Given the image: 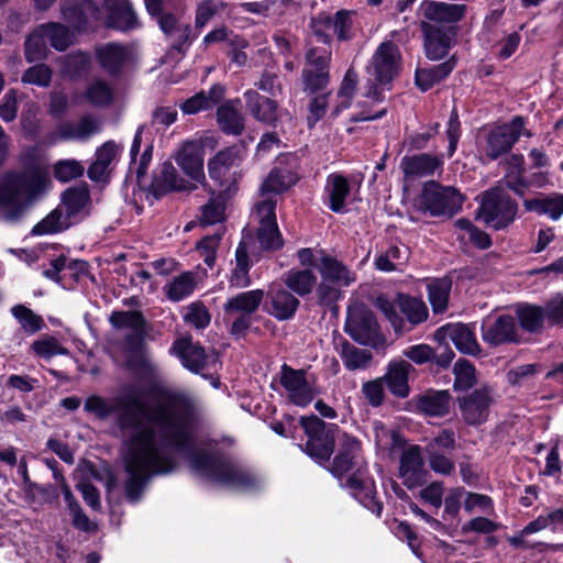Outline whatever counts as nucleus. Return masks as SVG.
<instances>
[{
	"mask_svg": "<svg viewBox=\"0 0 563 563\" xmlns=\"http://www.w3.org/2000/svg\"><path fill=\"white\" fill-rule=\"evenodd\" d=\"M319 265L317 271L320 278L338 286L349 288L357 280V274L335 256L328 254L324 250L318 251Z\"/></svg>",
	"mask_w": 563,
	"mask_h": 563,
	"instance_id": "27",
	"label": "nucleus"
},
{
	"mask_svg": "<svg viewBox=\"0 0 563 563\" xmlns=\"http://www.w3.org/2000/svg\"><path fill=\"white\" fill-rule=\"evenodd\" d=\"M482 339L489 346L520 343L516 320L510 314H500L493 322H483Z\"/></svg>",
	"mask_w": 563,
	"mask_h": 563,
	"instance_id": "24",
	"label": "nucleus"
},
{
	"mask_svg": "<svg viewBox=\"0 0 563 563\" xmlns=\"http://www.w3.org/2000/svg\"><path fill=\"white\" fill-rule=\"evenodd\" d=\"M527 121L523 115H515L509 122L496 126L488 133L485 154L489 161H496L509 153L520 136H532L526 129Z\"/></svg>",
	"mask_w": 563,
	"mask_h": 563,
	"instance_id": "10",
	"label": "nucleus"
},
{
	"mask_svg": "<svg viewBox=\"0 0 563 563\" xmlns=\"http://www.w3.org/2000/svg\"><path fill=\"white\" fill-rule=\"evenodd\" d=\"M443 166V161L435 154L420 153L405 155L400 159L399 168L405 184L418 178L431 177Z\"/></svg>",
	"mask_w": 563,
	"mask_h": 563,
	"instance_id": "23",
	"label": "nucleus"
},
{
	"mask_svg": "<svg viewBox=\"0 0 563 563\" xmlns=\"http://www.w3.org/2000/svg\"><path fill=\"white\" fill-rule=\"evenodd\" d=\"M400 54L391 42H383L373 56L374 75L380 86H386L399 74Z\"/></svg>",
	"mask_w": 563,
	"mask_h": 563,
	"instance_id": "25",
	"label": "nucleus"
},
{
	"mask_svg": "<svg viewBox=\"0 0 563 563\" xmlns=\"http://www.w3.org/2000/svg\"><path fill=\"white\" fill-rule=\"evenodd\" d=\"M351 185L347 177L341 173H331L325 179L323 198L327 207L334 213L346 211L345 202L351 195Z\"/></svg>",
	"mask_w": 563,
	"mask_h": 563,
	"instance_id": "32",
	"label": "nucleus"
},
{
	"mask_svg": "<svg viewBox=\"0 0 563 563\" xmlns=\"http://www.w3.org/2000/svg\"><path fill=\"white\" fill-rule=\"evenodd\" d=\"M282 279L296 297L306 298L314 290L318 277L312 269L294 267L284 273Z\"/></svg>",
	"mask_w": 563,
	"mask_h": 563,
	"instance_id": "40",
	"label": "nucleus"
},
{
	"mask_svg": "<svg viewBox=\"0 0 563 563\" xmlns=\"http://www.w3.org/2000/svg\"><path fill=\"white\" fill-rule=\"evenodd\" d=\"M303 90L310 95H316L325 90L330 84V73L316 71L312 69H302Z\"/></svg>",
	"mask_w": 563,
	"mask_h": 563,
	"instance_id": "62",
	"label": "nucleus"
},
{
	"mask_svg": "<svg viewBox=\"0 0 563 563\" xmlns=\"http://www.w3.org/2000/svg\"><path fill=\"white\" fill-rule=\"evenodd\" d=\"M124 345L129 353L126 368L144 380H152L155 377V367L145 354L144 332L137 331L124 338Z\"/></svg>",
	"mask_w": 563,
	"mask_h": 563,
	"instance_id": "19",
	"label": "nucleus"
},
{
	"mask_svg": "<svg viewBox=\"0 0 563 563\" xmlns=\"http://www.w3.org/2000/svg\"><path fill=\"white\" fill-rule=\"evenodd\" d=\"M144 394L164 400L153 407L145 406L139 397V388L134 384L123 386L119 399L123 405L115 412V424L121 431L143 430V420L159 431V446L169 448L189 457L191 467L222 486L241 490L258 492L263 481L250 467L233 462L219 452L196 449V438L191 432L195 420V404L184 393L173 391L158 382L150 383ZM146 427L145 429H147Z\"/></svg>",
	"mask_w": 563,
	"mask_h": 563,
	"instance_id": "1",
	"label": "nucleus"
},
{
	"mask_svg": "<svg viewBox=\"0 0 563 563\" xmlns=\"http://www.w3.org/2000/svg\"><path fill=\"white\" fill-rule=\"evenodd\" d=\"M452 289L450 277L434 278L428 286V299L432 311L435 314L443 313L448 309L449 298Z\"/></svg>",
	"mask_w": 563,
	"mask_h": 563,
	"instance_id": "46",
	"label": "nucleus"
},
{
	"mask_svg": "<svg viewBox=\"0 0 563 563\" xmlns=\"http://www.w3.org/2000/svg\"><path fill=\"white\" fill-rule=\"evenodd\" d=\"M280 385L288 391L289 400L298 407H307L313 400V391L306 369H295L284 363L280 367Z\"/></svg>",
	"mask_w": 563,
	"mask_h": 563,
	"instance_id": "20",
	"label": "nucleus"
},
{
	"mask_svg": "<svg viewBox=\"0 0 563 563\" xmlns=\"http://www.w3.org/2000/svg\"><path fill=\"white\" fill-rule=\"evenodd\" d=\"M49 185L48 170L36 162L26 163L21 172L7 173L0 179V209L8 221L20 219L25 207Z\"/></svg>",
	"mask_w": 563,
	"mask_h": 563,
	"instance_id": "4",
	"label": "nucleus"
},
{
	"mask_svg": "<svg viewBox=\"0 0 563 563\" xmlns=\"http://www.w3.org/2000/svg\"><path fill=\"white\" fill-rule=\"evenodd\" d=\"M176 162L181 170L192 180L205 185L203 150L197 144L185 145L178 153Z\"/></svg>",
	"mask_w": 563,
	"mask_h": 563,
	"instance_id": "38",
	"label": "nucleus"
},
{
	"mask_svg": "<svg viewBox=\"0 0 563 563\" xmlns=\"http://www.w3.org/2000/svg\"><path fill=\"white\" fill-rule=\"evenodd\" d=\"M62 14L67 25L77 33L93 30L95 24L102 20L100 0H65Z\"/></svg>",
	"mask_w": 563,
	"mask_h": 563,
	"instance_id": "15",
	"label": "nucleus"
},
{
	"mask_svg": "<svg viewBox=\"0 0 563 563\" xmlns=\"http://www.w3.org/2000/svg\"><path fill=\"white\" fill-rule=\"evenodd\" d=\"M457 60L456 54H452L440 64L423 68L418 67L415 70V85L422 92L429 91L451 75L457 65Z\"/></svg>",
	"mask_w": 563,
	"mask_h": 563,
	"instance_id": "33",
	"label": "nucleus"
},
{
	"mask_svg": "<svg viewBox=\"0 0 563 563\" xmlns=\"http://www.w3.org/2000/svg\"><path fill=\"white\" fill-rule=\"evenodd\" d=\"M356 11L340 9L332 16L325 11L318 12L310 19V27L319 43L330 45L332 36L328 31L333 29V33L339 42H349L354 37V16Z\"/></svg>",
	"mask_w": 563,
	"mask_h": 563,
	"instance_id": "8",
	"label": "nucleus"
},
{
	"mask_svg": "<svg viewBox=\"0 0 563 563\" xmlns=\"http://www.w3.org/2000/svg\"><path fill=\"white\" fill-rule=\"evenodd\" d=\"M11 313L20 323L21 328L27 333H36L46 325L42 316L36 314L31 308L24 305L19 303L13 306Z\"/></svg>",
	"mask_w": 563,
	"mask_h": 563,
	"instance_id": "55",
	"label": "nucleus"
},
{
	"mask_svg": "<svg viewBox=\"0 0 563 563\" xmlns=\"http://www.w3.org/2000/svg\"><path fill=\"white\" fill-rule=\"evenodd\" d=\"M328 471L339 479L340 486L364 508L377 517L382 516L384 504L377 497L376 483L364 457L362 442L354 435L343 433L336 452L327 463Z\"/></svg>",
	"mask_w": 563,
	"mask_h": 563,
	"instance_id": "2",
	"label": "nucleus"
},
{
	"mask_svg": "<svg viewBox=\"0 0 563 563\" xmlns=\"http://www.w3.org/2000/svg\"><path fill=\"white\" fill-rule=\"evenodd\" d=\"M84 172V166L76 159H59L53 166L54 178L63 184L81 177Z\"/></svg>",
	"mask_w": 563,
	"mask_h": 563,
	"instance_id": "58",
	"label": "nucleus"
},
{
	"mask_svg": "<svg viewBox=\"0 0 563 563\" xmlns=\"http://www.w3.org/2000/svg\"><path fill=\"white\" fill-rule=\"evenodd\" d=\"M455 402L463 422L470 427H479L489 419L490 407L494 404L493 388L489 385H483L472 391L457 395Z\"/></svg>",
	"mask_w": 563,
	"mask_h": 563,
	"instance_id": "11",
	"label": "nucleus"
},
{
	"mask_svg": "<svg viewBox=\"0 0 563 563\" xmlns=\"http://www.w3.org/2000/svg\"><path fill=\"white\" fill-rule=\"evenodd\" d=\"M340 356L349 371L365 367L373 357L369 351L361 350L345 339L341 343Z\"/></svg>",
	"mask_w": 563,
	"mask_h": 563,
	"instance_id": "53",
	"label": "nucleus"
},
{
	"mask_svg": "<svg viewBox=\"0 0 563 563\" xmlns=\"http://www.w3.org/2000/svg\"><path fill=\"white\" fill-rule=\"evenodd\" d=\"M253 266L250 260L247 246L241 241L235 250V267L231 271L229 284L235 288H246L251 286L252 278L250 271Z\"/></svg>",
	"mask_w": 563,
	"mask_h": 563,
	"instance_id": "42",
	"label": "nucleus"
},
{
	"mask_svg": "<svg viewBox=\"0 0 563 563\" xmlns=\"http://www.w3.org/2000/svg\"><path fill=\"white\" fill-rule=\"evenodd\" d=\"M49 265L51 267L44 269L42 275L65 289H74L90 275V266L87 261L69 260L64 254L51 260Z\"/></svg>",
	"mask_w": 563,
	"mask_h": 563,
	"instance_id": "16",
	"label": "nucleus"
},
{
	"mask_svg": "<svg viewBox=\"0 0 563 563\" xmlns=\"http://www.w3.org/2000/svg\"><path fill=\"white\" fill-rule=\"evenodd\" d=\"M265 290L253 289L239 292L229 298L223 305L227 314L239 313L232 321L229 333L236 340L244 339L252 325V314L255 313L264 302Z\"/></svg>",
	"mask_w": 563,
	"mask_h": 563,
	"instance_id": "7",
	"label": "nucleus"
},
{
	"mask_svg": "<svg viewBox=\"0 0 563 563\" xmlns=\"http://www.w3.org/2000/svg\"><path fill=\"white\" fill-rule=\"evenodd\" d=\"M420 31L427 59L438 62L446 58L450 51L457 44L460 27L421 21Z\"/></svg>",
	"mask_w": 563,
	"mask_h": 563,
	"instance_id": "12",
	"label": "nucleus"
},
{
	"mask_svg": "<svg viewBox=\"0 0 563 563\" xmlns=\"http://www.w3.org/2000/svg\"><path fill=\"white\" fill-rule=\"evenodd\" d=\"M170 351L180 360L183 366L194 374H200L207 366L208 355L205 347L194 343L191 336L176 339Z\"/></svg>",
	"mask_w": 563,
	"mask_h": 563,
	"instance_id": "29",
	"label": "nucleus"
},
{
	"mask_svg": "<svg viewBox=\"0 0 563 563\" xmlns=\"http://www.w3.org/2000/svg\"><path fill=\"white\" fill-rule=\"evenodd\" d=\"M245 107L250 114L257 121L275 128L278 122V103L272 98L260 95L255 90L244 93Z\"/></svg>",
	"mask_w": 563,
	"mask_h": 563,
	"instance_id": "34",
	"label": "nucleus"
},
{
	"mask_svg": "<svg viewBox=\"0 0 563 563\" xmlns=\"http://www.w3.org/2000/svg\"><path fill=\"white\" fill-rule=\"evenodd\" d=\"M256 236L263 251L276 252L284 246V239L277 222L260 223Z\"/></svg>",
	"mask_w": 563,
	"mask_h": 563,
	"instance_id": "54",
	"label": "nucleus"
},
{
	"mask_svg": "<svg viewBox=\"0 0 563 563\" xmlns=\"http://www.w3.org/2000/svg\"><path fill=\"white\" fill-rule=\"evenodd\" d=\"M53 71L45 63L35 64L29 67L21 77L23 84L36 85L38 87H48L52 82Z\"/></svg>",
	"mask_w": 563,
	"mask_h": 563,
	"instance_id": "60",
	"label": "nucleus"
},
{
	"mask_svg": "<svg viewBox=\"0 0 563 563\" xmlns=\"http://www.w3.org/2000/svg\"><path fill=\"white\" fill-rule=\"evenodd\" d=\"M196 279L192 272H184L174 277L164 286V292L168 300L178 302L189 297L196 288Z\"/></svg>",
	"mask_w": 563,
	"mask_h": 563,
	"instance_id": "48",
	"label": "nucleus"
},
{
	"mask_svg": "<svg viewBox=\"0 0 563 563\" xmlns=\"http://www.w3.org/2000/svg\"><path fill=\"white\" fill-rule=\"evenodd\" d=\"M512 161H519V170H510L505 176V186L516 196L523 198L526 191L531 188L528 178L525 176V159L521 154H512Z\"/></svg>",
	"mask_w": 563,
	"mask_h": 563,
	"instance_id": "57",
	"label": "nucleus"
},
{
	"mask_svg": "<svg viewBox=\"0 0 563 563\" xmlns=\"http://www.w3.org/2000/svg\"><path fill=\"white\" fill-rule=\"evenodd\" d=\"M398 305L401 313L412 325L422 323L429 316L426 303L410 295L399 294Z\"/></svg>",
	"mask_w": 563,
	"mask_h": 563,
	"instance_id": "52",
	"label": "nucleus"
},
{
	"mask_svg": "<svg viewBox=\"0 0 563 563\" xmlns=\"http://www.w3.org/2000/svg\"><path fill=\"white\" fill-rule=\"evenodd\" d=\"M344 287L320 278L314 288L317 305L333 313L339 311V301L344 298Z\"/></svg>",
	"mask_w": 563,
	"mask_h": 563,
	"instance_id": "45",
	"label": "nucleus"
},
{
	"mask_svg": "<svg viewBox=\"0 0 563 563\" xmlns=\"http://www.w3.org/2000/svg\"><path fill=\"white\" fill-rule=\"evenodd\" d=\"M225 96V87L222 84H213L208 91L200 90L186 99L180 104V110L185 114H196L201 111L212 110L220 104Z\"/></svg>",
	"mask_w": 563,
	"mask_h": 563,
	"instance_id": "36",
	"label": "nucleus"
},
{
	"mask_svg": "<svg viewBox=\"0 0 563 563\" xmlns=\"http://www.w3.org/2000/svg\"><path fill=\"white\" fill-rule=\"evenodd\" d=\"M452 399L448 389L428 388L411 398L410 410L426 418H444L451 411Z\"/></svg>",
	"mask_w": 563,
	"mask_h": 563,
	"instance_id": "18",
	"label": "nucleus"
},
{
	"mask_svg": "<svg viewBox=\"0 0 563 563\" xmlns=\"http://www.w3.org/2000/svg\"><path fill=\"white\" fill-rule=\"evenodd\" d=\"M307 441L300 445L301 450L321 466H327L335 449V437L340 428L335 423H327L318 416H302L300 418Z\"/></svg>",
	"mask_w": 563,
	"mask_h": 563,
	"instance_id": "5",
	"label": "nucleus"
},
{
	"mask_svg": "<svg viewBox=\"0 0 563 563\" xmlns=\"http://www.w3.org/2000/svg\"><path fill=\"white\" fill-rule=\"evenodd\" d=\"M522 205L527 212L548 216L553 221H558L563 216V194L561 192L540 194L538 197L523 199Z\"/></svg>",
	"mask_w": 563,
	"mask_h": 563,
	"instance_id": "39",
	"label": "nucleus"
},
{
	"mask_svg": "<svg viewBox=\"0 0 563 563\" xmlns=\"http://www.w3.org/2000/svg\"><path fill=\"white\" fill-rule=\"evenodd\" d=\"M518 203L507 194L497 189L483 196L478 214L495 231L507 229L517 218Z\"/></svg>",
	"mask_w": 563,
	"mask_h": 563,
	"instance_id": "9",
	"label": "nucleus"
},
{
	"mask_svg": "<svg viewBox=\"0 0 563 563\" xmlns=\"http://www.w3.org/2000/svg\"><path fill=\"white\" fill-rule=\"evenodd\" d=\"M399 475L404 478V485L408 489L421 487L427 483L429 473L424 468V461L419 445H411L401 453Z\"/></svg>",
	"mask_w": 563,
	"mask_h": 563,
	"instance_id": "22",
	"label": "nucleus"
},
{
	"mask_svg": "<svg viewBox=\"0 0 563 563\" xmlns=\"http://www.w3.org/2000/svg\"><path fill=\"white\" fill-rule=\"evenodd\" d=\"M73 221L63 213L60 207L53 209L31 230V235L56 234L68 230Z\"/></svg>",
	"mask_w": 563,
	"mask_h": 563,
	"instance_id": "47",
	"label": "nucleus"
},
{
	"mask_svg": "<svg viewBox=\"0 0 563 563\" xmlns=\"http://www.w3.org/2000/svg\"><path fill=\"white\" fill-rule=\"evenodd\" d=\"M91 70V55L88 52L76 51L68 54L62 66L63 74L69 79L86 77Z\"/></svg>",
	"mask_w": 563,
	"mask_h": 563,
	"instance_id": "49",
	"label": "nucleus"
},
{
	"mask_svg": "<svg viewBox=\"0 0 563 563\" xmlns=\"http://www.w3.org/2000/svg\"><path fill=\"white\" fill-rule=\"evenodd\" d=\"M85 97L95 107H107L113 100V92L106 81L97 80L88 86Z\"/></svg>",
	"mask_w": 563,
	"mask_h": 563,
	"instance_id": "59",
	"label": "nucleus"
},
{
	"mask_svg": "<svg viewBox=\"0 0 563 563\" xmlns=\"http://www.w3.org/2000/svg\"><path fill=\"white\" fill-rule=\"evenodd\" d=\"M93 53L100 68L114 78L121 76L130 56L128 47L119 42L98 44Z\"/></svg>",
	"mask_w": 563,
	"mask_h": 563,
	"instance_id": "26",
	"label": "nucleus"
},
{
	"mask_svg": "<svg viewBox=\"0 0 563 563\" xmlns=\"http://www.w3.org/2000/svg\"><path fill=\"white\" fill-rule=\"evenodd\" d=\"M515 320L519 327L529 334H540L543 332L547 323V314L543 306L520 302L515 309Z\"/></svg>",
	"mask_w": 563,
	"mask_h": 563,
	"instance_id": "37",
	"label": "nucleus"
},
{
	"mask_svg": "<svg viewBox=\"0 0 563 563\" xmlns=\"http://www.w3.org/2000/svg\"><path fill=\"white\" fill-rule=\"evenodd\" d=\"M344 332L361 345H374L382 338L376 316L366 306L347 309Z\"/></svg>",
	"mask_w": 563,
	"mask_h": 563,
	"instance_id": "13",
	"label": "nucleus"
},
{
	"mask_svg": "<svg viewBox=\"0 0 563 563\" xmlns=\"http://www.w3.org/2000/svg\"><path fill=\"white\" fill-rule=\"evenodd\" d=\"M33 353L43 360H51L56 355L69 356L70 351L63 346L53 335H44L31 344Z\"/></svg>",
	"mask_w": 563,
	"mask_h": 563,
	"instance_id": "56",
	"label": "nucleus"
},
{
	"mask_svg": "<svg viewBox=\"0 0 563 563\" xmlns=\"http://www.w3.org/2000/svg\"><path fill=\"white\" fill-rule=\"evenodd\" d=\"M415 367L405 360L390 361L382 379L391 395L407 398L410 395L409 374Z\"/></svg>",
	"mask_w": 563,
	"mask_h": 563,
	"instance_id": "31",
	"label": "nucleus"
},
{
	"mask_svg": "<svg viewBox=\"0 0 563 563\" xmlns=\"http://www.w3.org/2000/svg\"><path fill=\"white\" fill-rule=\"evenodd\" d=\"M464 200L465 197L455 187L429 180L422 185L417 203L419 211L431 217L453 218L462 210Z\"/></svg>",
	"mask_w": 563,
	"mask_h": 563,
	"instance_id": "6",
	"label": "nucleus"
},
{
	"mask_svg": "<svg viewBox=\"0 0 563 563\" xmlns=\"http://www.w3.org/2000/svg\"><path fill=\"white\" fill-rule=\"evenodd\" d=\"M184 321L198 330H203L210 324L211 314L202 301H195L188 306Z\"/></svg>",
	"mask_w": 563,
	"mask_h": 563,
	"instance_id": "63",
	"label": "nucleus"
},
{
	"mask_svg": "<svg viewBox=\"0 0 563 563\" xmlns=\"http://www.w3.org/2000/svg\"><path fill=\"white\" fill-rule=\"evenodd\" d=\"M102 22L107 29L129 32L141 26L136 12L128 0H100Z\"/></svg>",
	"mask_w": 563,
	"mask_h": 563,
	"instance_id": "17",
	"label": "nucleus"
},
{
	"mask_svg": "<svg viewBox=\"0 0 563 563\" xmlns=\"http://www.w3.org/2000/svg\"><path fill=\"white\" fill-rule=\"evenodd\" d=\"M445 135L449 142L446 153L448 157L451 158L457 150L459 141L462 135L460 115L455 107L450 112L445 129Z\"/></svg>",
	"mask_w": 563,
	"mask_h": 563,
	"instance_id": "64",
	"label": "nucleus"
},
{
	"mask_svg": "<svg viewBox=\"0 0 563 563\" xmlns=\"http://www.w3.org/2000/svg\"><path fill=\"white\" fill-rule=\"evenodd\" d=\"M300 300L287 288L276 287L265 291L263 310L278 321L294 319Z\"/></svg>",
	"mask_w": 563,
	"mask_h": 563,
	"instance_id": "21",
	"label": "nucleus"
},
{
	"mask_svg": "<svg viewBox=\"0 0 563 563\" xmlns=\"http://www.w3.org/2000/svg\"><path fill=\"white\" fill-rule=\"evenodd\" d=\"M448 339L462 353L475 354L479 350L474 332L464 323H448L435 330L434 340L439 343Z\"/></svg>",
	"mask_w": 563,
	"mask_h": 563,
	"instance_id": "30",
	"label": "nucleus"
},
{
	"mask_svg": "<svg viewBox=\"0 0 563 563\" xmlns=\"http://www.w3.org/2000/svg\"><path fill=\"white\" fill-rule=\"evenodd\" d=\"M217 122L227 135L239 136L245 129L244 118L234 107L233 100H227L217 106Z\"/></svg>",
	"mask_w": 563,
	"mask_h": 563,
	"instance_id": "41",
	"label": "nucleus"
},
{
	"mask_svg": "<svg viewBox=\"0 0 563 563\" xmlns=\"http://www.w3.org/2000/svg\"><path fill=\"white\" fill-rule=\"evenodd\" d=\"M37 31L56 51L63 52L71 43L68 27L59 22L41 24Z\"/></svg>",
	"mask_w": 563,
	"mask_h": 563,
	"instance_id": "51",
	"label": "nucleus"
},
{
	"mask_svg": "<svg viewBox=\"0 0 563 563\" xmlns=\"http://www.w3.org/2000/svg\"><path fill=\"white\" fill-rule=\"evenodd\" d=\"M239 159L240 148L236 145L220 150L208 161L209 177L221 188L228 186L230 170Z\"/></svg>",
	"mask_w": 563,
	"mask_h": 563,
	"instance_id": "35",
	"label": "nucleus"
},
{
	"mask_svg": "<svg viewBox=\"0 0 563 563\" xmlns=\"http://www.w3.org/2000/svg\"><path fill=\"white\" fill-rule=\"evenodd\" d=\"M125 445L123 466L129 478L124 492L130 501H136L151 477L173 473L177 462L158 445L153 428L131 433Z\"/></svg>",
	"mask_w": 563,
	"mask_h": 563,
	"instance_id": "3",
	"label": "nucleus"
},
{
	"mask_svg": "<svg viewBox=\"0 0 563 563\" xmlns=\"http://www.w3.org/2000/svg\"><path fill=\"white\" fill-rule=\"evenodd\" d=\"M454 382L453 390L457 394H464L475 389L477 385V375L474 364L467 358H459L453 366Z\"/></svg>",
	"mask_w": 563,
	"mask_h": 563,
	"instance_id": "44",
	"label": "nucleus"
},
{
	"mask_svg": "<svg viewBox=\"0 0 563 563\" xmlns=\"http://www.w3.org/2000/svg\"><path fill=\"white\" fill-rule=\"evenodd\" d=\"M123 399L119 396L114 397L112 401L99 395H90L86 398L84 409L89 413H93L97 419L104 421L118 411V407L123 405Z\"/></svg>",
	"mask_w": 563,
	"mask_h": 563,
	"instance_id": "50",
	"label": "nucleus"
},
{
	"mask_svg": "<svg viewBox=\"0 0 563 563\" xmlns=\"http://www.w3.org/2000/svg\"><path fill=\"white\" fill-rule=\"evenodd\" d=\"M139 188L146 192L147 200L152 197L158 201L172 192L192 190L197 187L188 185L174 165L166 161L152 172L151 183L147 186L142 184Z\"/></svg>",
	"mask_w": 563,
	"mask_h": 563,
	"instance_id": "14",
	"label": "nucleus"
},
{
	"mask_svg": "<svg viewBox=\"0 0 563 563\" xmlns=\"http://www.w3.org/2000/svg\"><path fill=\"white\" fill-rule=\"evenodd\" d=\"M249 45V41L240 34H233L230 40H228L225 55L229 57L231 64L238 67H242L246 64L247 55L244 49L247 48Z\"/></svg>",
	"mask_w": 563,
	"mask_h": 563,
	"instance_id": "61",
	"label": "nucleus"
},
{
	"mask_svg": "<svg viewBox=\"0 0 563 563\" xmlns=\"http://www.w3.org/2000/svg\"><path fill=\"white\" fill-rule=\"evenodd\" d=\"M467 13L464 3H448L430 0L423 3L422 14L427 22L438 25L457 26Z\"/></svg>",
	"mask_w": 563,
	"mask_h": 563,
	"instance_id": "28",
	"label": "nucleus"
},
{
	"mask_svg": "<svg viewBox=\"0 0 563 563\" xmlns=\"http://www.w3.org/2000/svg\"><path fill=\"white\" fill-rule=\"evenodd\" d=\"M60 201L65 207V214L68 219L73 220L91 201L90 191L87 184L65 189L62 192Z\"/></svg>",
	"mask_w": 563,
	"mask_h": 563,
	"instance_id": "43",
	"label": "nucleus"
}]
</instances>
